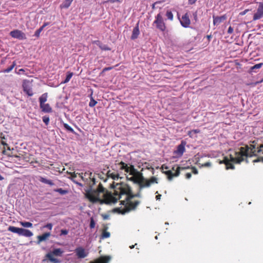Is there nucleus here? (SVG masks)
Here are the masks:
<instances>
[{
    "label": "nucleus",
    "instance_id": "nucleus-11",
    "mask_svg": "<svg viewBox=\"0 0 263 263\" xmlns=\"http://www.w3.org/2000/svg\"><path fill=\"white\" fill-rule=\"evenodd\" d=\"M185 144L186 143L182 141L181 144L177 146V149L175 151V153L179 156H181L185 151Z\"/></svg>",
    "mask_w": 263,
    "mask_h": 263
},
{
    "label": "nucleus",
    "instance_id": "nucleus-22",
    "mask_svg": "<svg viewBox=\"0 0 263 263\" xmlns=\"http://www.w3.org/2000/svg\"><path fill=\"white\" fill-rule=\"evenodd\" d=\"M73 0H65L63 3L60 5L61 8H68L71 5Z\"/></svg>",
    "mask_w": 263,
    "mask_h": 263
},
{
    "label": "nucleus",
    "instance_id": "nucleus-1",
    "mask_svg": "<svg viewBox=\"0 0 263 263\" xmlns=\"http://www.w3.org/2000/svg\"><path fill=\"white\" fill-rule=\"evenodd\" d=\"M263 151V145H260L259 147H256L255 145L251 144L250 146L241 147L238 151L234 152V154L230 155L231 160L225 158L222 163L226 165V168L228 169H234V166L231 162L240 163L243 160V157H252L256 156L257 153ZM222 163V162H221Z\"/></svg>",
    "mask_w": 263,
    "mask_h": 263
},
{
    "label": "nucleus",
    "instance_id": "nucleus-59",
    "mask_svg": "<svg viewBox=\"0 0 263 263\" xmlns=\"http://www.w3.org/2000/svg\"><path fill=\"white\" fill-rule=\"evenodd\" d=\"M108 215H106V216H105L104 217V219H107V218H108Z\"/></svg>",
    "mask_w": 263,
    "mask_h": 263
},
{
    "label": "nucleus",
    "instance_id": "nucleus-2",
    "mask_svg": "<svg viewBox=\"0 0 263 263\" xmlns=\"http://www.w3.org/2000/svg\"><path fill=\"white\" fill-rule=\"evenodd\" d=\"M104 189L100 185V187L97 190H91L86 194V197L92 202L96 203L100 202L101 198V194H103Z\"/></svg>",
    "mask_w": 263,
    "mask_h": 263
},
{
    "label": "nucleus",
    "instance_id": "nucleus-34",
    "mask_svg": "<svg viewBox=\"0 0 263 263\" xmlns=\"http://www.w3.org/2000/svg\"><path fill=\"white\" fill-rule=\"evenodd\" d=\"M54 191L55 192H58L61 195H65L67 193V190H63L62 188L55 189Z\"/></svg>",
    "mask_w": 263,
    "mask_h": 263
},
{
    "label": "nucleus",
    "instance_id": "nucleus-55",
    "mask_svg": "<svg viewBox=\"0 0 263 263\" xmlns=\"http://www.w3.org/2000/svg\"><path fill=\"white\" fill-rule=\"evenodd\" d=\"M196 0H189V2L190 4H192L195 2Z\"/></svg>",
    "mask_w": 263,
    "mask_h": 263
},
{
    "label": "nucleus",
    "instance_id": "nucleus-19",
    "mask_svg": "<svg viewBox=\"0 0 263 263\" xmlns=\"http://www.w3.org/2000/svg\"><path fill=\"white\" fill-rule=\"evenodd\" d=\"M37 178L38 180L41 182L42 183L48 184L50 186H53L54 185V183L51 180L47 179L46 178L43 177L42 176H39Z\"/></svg>",
    "mask_w": 263,
    "mask_h": 263
},
{
    "label": "nucleus",
    "instance_id": "nucleus-37",
    "mask_svg": "<svg viewBox=\"0 0 263 263\" xmlns=\"http://www.w3.org/2000/svg\"><path fill=\"white\" fill-rule=\"evenodd\" d=\"M43 121L45 123V124L47 125H48L49 123V117L48 116H45L44 117H43Z\"/></svg>",
    "mask_w": 263,
    "mask_h": 263
},
{
    "label": "nucleus",
    "instance_id": "nucleus-53",
    "mask_svg": "<svg viewBox=\"0 0 263 263\" xmlns=\"http://www.w3.org/2000/svg\"><path fill=\"white\" fill-rule=\"evenodd\" d=\"M161 195H160V194H159V195H157V196H156V200H160V198H161Z\"/></svg>",
    "mask_w": 263,
    "mask_h": 263
},
{
    "label": "nucleus",
    "instance_id": "nucleus-20",
    "mask_svg": "<svg viewBox=\"0 0 263 263\" xmlns=\"http://www.w3.org/2000/svg\"><path fill=\"white\" fill-rule=\"evenodd\" d=\"M121 168L123 170H125V171L127 173L129 172L130 175H133V172L135 171L133 166L132 167H129L127 166V165L123 162L121 163Z\"/></svg>",
    "mask_w": 263,
    "mask_h": 263
},
{
    "label": "nucleus",
    "instance_id": "nucleus-25",
    "mask_svg": "<svg viewBox=\"0 0 263 263\" xmlns=\"http://www.w3.org/2000/svg\"><path fill=\"white\" fill-rule=\"evenodd\" d=\"M127 203L129 204L130 209L132 210L135 209L136 206L139 204L140 202L139 201H136L135 202H132L129 200H127Z\"/></svg>",
    "mask_w": 263,
    "mask_h": 263
},
{
    "label": "nucleus",
    "instance_id": "nucleus-41",
    "mask_svg": "<svg viewBox=\"0 0 263 263\" xmlns=\"http://www.w3.org/2000/svg\"><path fill=\"white\" fill-rule=\"evenodd\" d=\"M68 233V231L66 229H62L61 230V233L60 234V236H62L63 235H66Z\"/></svg>",
    "mask_w": 263,
    "mask_h": 263
},
{
    "label": "nucleus",
    "instance_id": "nucleus-10",
    "mask_svg": "<svg viewBox=\"0 0 263 263\" xmlns=\"http://www.w3.org/2000/svg\"><path fill=\"white\" fill-rule=\"evenodd\" d=\"M77 256L79 258H84L88 255L85 249L82 247H78L75 249Z\"/></svg>",
    "mask_w": 263,
    "mask_h": 263
},
{
    "label": "nucleus",
    "instance_id": "nucleus-47",
    "mask_svg": "<svg viewBox=\"0 0 263 263\" xmlns=\"http://www.w3.org/2000/svg\"><path fill=\"white\" fill-rule=\"evenodd\" d=\"M192 172L193 174H198V170L195 167H193L192 168Z\"/></svg>",
    "mask_w": 263,
    "mask_h": 263
},
{
    "label": "nucleus",
    "instance_id": "nucleus-45",
    "mask_svg": "<svg viewBox=\"0 0 263 263\" xmlns=\"http://www.w3.org/2000/svg\"><path fill=\"white\" fill-rule=\"evenodd\" d=\"M233 28L231 26H230L228 28V34H232L233 32Z\"/></svg>",
    "mask_w": 263,
    "mask_h": 263
},
{
    "label": "nucleus",
    "instance_id": "nucleus-27",
    "mask_svg": "<svg viewBox=\"0 0 263 263\" xmlns=\"http://www.w3.org/2000/svg\"><path fill=\"white\" fill-rule=\"evenodd\" d=\"M142 175H140L139 176H136V177H135V176H132L130 178H128L129 180L135 182V183H138L139 185L140 186V181H141V177Z\"/></svg>",
    "mask_w": 263,
    "mask_h": 263
},
{
    "label": "nucleus",
    "instance_id": "nucleus-46",
    "mask_svg": "<svg viewBox=\"0 0 263 263\" xmlns=\"http://www.w3.org/2000/svg\"><path fill=\"white\" fill-rule=\"evenodd\" d=\"M112 68H113V67H105L104 68H103V69L102 70V72H105L106 71H108V70H111Z\"/></svg>",
    "mask_w": 263,
    "mask_h": 263
},
{
    "label": "nucleus",
    "instance_id": "nucleus-8",
    "mask_svg": "<svg viewBox=\"0 0 263 263\" xmlns=\"http://www.w3.org/2000/svg\"><path fill=\"white\" fill-rule=\"evenodd\" d=\"M180 22L181 26L184 28H188L190 27L191 21L187 13L182 15L181 18L180 20Z\"/></svg>",
    "mask_w": 263,
    "mask_h": 263
},
{
    "label": "nucleus",
    "instance_id": "nucleus-26",
    "mask_svg": "<svg viewBox=\"0 0 263 263\" xmlns=\"http://www.w3.org/2000/svg\"><path fill=\"white\" fill-rule=\"evenodd\" d=\"M21 228L15 227L14 226H9L8 227V230L10 232H11L14 233H16L18 235L19 234Z\"/></svg>",
    "mask_w": 263,
    "mask_h": 263
},
{
    "label": "nucleus",
    "instance_id": "nucleus-32",
    "mask_svg": "<svg viewBox=\"0 0 263 263\" xmlns=\"http://www.w3.org/2000/svg\"><path fill=\"white\" fill-rule=\"evenodd\" d=\"M77 178V175L73 174L71 175V180L76 183V184L79 185L80 186H83V184L81 183H80L77 181V179H76Z\"/></svg>",
    "mask_w": 263,
    "mask_h": 263
},
{
    "label": "nucleus",
    "instance_id": "nucleus-28",
    "mask_svg": "<svg viewBox=\"0 0 263 263\" xmlns=\"http://www.w3.org/2000/svg\"><path fill=\"white\" fill-rule=\"evenodd\" d=\"M20 224L25 228H31L32 227V223L28 221H21Z\"/></svg>",
    "mask_w": 263,
    "mask_h": 263
},
{
    "label": "nucleus",
    "instance_id": "nucleus-44",
    "mask_svg": "<svg viewBox=\"0 0 263 263\" xmlns=\"http://www.w3.org/2000/svg\"><path fill=\"white\" fill-rule=\"evenodd\" d=\"M135 196H139V195H135ZM133 197H134V196L126 195V200H129Z\"/></svg>",
    "mask_w": 263,
    "mask_h": 263
},
{
    "label": "nucleus",
    "instance_id": "nucleus-52",
    "mask_svg": "<svg viewBox=\"0 0 263 263\" xmlns=\"http://www.w3.org/2000/svg\"><path fill=\"white\" fill-rule=\"evenodd\" d=\"M24 71H25L24 69L22 68V69H20L18 70V72H17V74H21V72H24Z\"/></svg>",
    "mask_w": 263,
    "mask_h": 263
},
{
    "label": "nucleus",
    "instance_id": "nucleus-21",
    "mask_svg": "<svg viewBox=\"0 0 263 263\" xmlns=\"http://www.w3.org/2000/svg\"><path fill=\"white\" fill-rule=\"evenodd\" d=\"M180 169L181 168L180 167H177L175 173H173L171 171H169L166 172V174L168 175V179L170 180L172 179L173 177L174 176H178L180 174Z\"/></svg>",
    "mask_w": 263,
    "mask_h": 263
},
{
    "label": "nucleus",
    "instance_id": "nucleus-57",
    "mask_svg": "<svg viewBox=\"0 0 263 263\" xmlns=\"http://www.w3.org/2000/svg\"><path fill=\"white\" fill-rule=\"evenodd\" d=\"M4 179V177L0 174V180H3Z\"/></svg>",
    "mask_w": 263,
    "mask_h": 263
},
{
    "label": "nucleus",
    "instance_id": "nucleus-9",
    "mask_svg": "<svg viewBox=\"0 0 263 263\" xmlns=\"http://www.w3.org/2000/svg\"><path fill=\"white\" fill-rule=\"evenodd\" d=\"M227 18V16L226 14H224L221 16H215V15H213V24L215 26H218L222 22L226 21Z\"/></svg>",
    "mask_w": 263,
    "mask_h": 263
},
{
    "label": "nucleus",
    "instance_id": "nucleus-62",
    "mask_svg": "<svg viewBox=\"0 0 263 263\" xmlns=\"http://www.w3.org/2000/svg\"><path fill=\"white\" fill-rule=\"evenodd\" d=\"M92 181H93V183H95V179H92Z\"/></svg>",
    "mask_w": 263,
    "mask_h": 263
},
{
    "label": "nucleus",
    "instance_id": "nucleus-23",
    "mask_svg": "<svg viewBox=\"0 0 263 263\" xmlns=\"http://www.w3.org/2000/svg\"><path fill=\"white\" fill-rule=\"evenodd\" d=\"M48 25V23H45L44 24V25L41 27L39 29H37L35 33H34V36H36V37H39L40 35V33L42 31V30H43V29Z\"/></svg>",
    "mask_w": 263,
    "mask_h": 263
},
{
    "label": "nucleus",
    "instance_id": "nucleus-5",
    "mask_svg": "<svg viewBox=\"0 0 263 263\" xmlns=\"http://www.w3.org/2000/svg\"><path fill=\"white\" fill-rule=\"evenodd\" d=\"M157 178L152 177L149 180L145 179L143 176H141L140 182V187H149L153 183H157Z\"/></svg>",
    "mask_w": 263,
    "mask_h": 263
},
{
    "label": "nucleus",
    "instance_id": "nucleus-13",
    "mask_svg": "<svg viewBox=\"0 0 263 263\" xmlns=\"http://www.w3.org/2000/svg\"><path fill=\"white\" fill-rule=\"evenodd\" d=\"M33 233L27 229H25L23 228H21L20 233L18 235L20 236H23L26 237H30L33 236Z\"/></svg>",
    "mask_w": 263,
    "mask_h": 263
},
{
    "label": "nucleus",
    "instance_id": "nucleus-61",
    "mask_svg": "<svg viewBox=\"0 0 263 263\" xmlns=\"http://www.w3.org/2000/svg\"><path fill=\"white\" fill-rule=\"evenodd\" d=\"M122 204H124V203L125 202V201H122Z\"/></svg>",
    "mask_w": 263,
    "mask_h": 263
},
{
    "label": "nucleus",
    "instance_id": "nucleus-18",
    "mask_svg": "<svg viewBox=\"0 0 263 263\" xmlns=\"http://www.w3.org/2000/svg\"><path fill=\"white\" fill-rule=\"evenodd\" d=\"M94 43H95L98 46H99V48L102 50L109 51L111 50V49L107 45L103 44L99 41H95L94 42Z\"/></svg>",
    "mask_w": 263,
    "mask_h": 263
},
{
    "label": "nucleus",
    "instance_id": "nucleus-60",
    "mask_svg": "<svg viewBox=\"0 0 263 263\" xmlns=\"http://www.w3.org/2000/svg\"><path fill=\"white\" fill-rule=\"evenodd\" d=\"M79 175L80 177L82 179H83V177L81 175L79 174Z\"/></svg>",
    "mask_w": 263,
    "mask_h": 263
},
{
    "label": "nucleus",
    "instance_id": "nucleus-33",
    "mask_svg": "<svg viewBox=\"0 0 263 263\" xmlns=\"http://www.w3.org/2000/svg\"><path fill=\"white\" fill-rule=\"evenodd\" d=\"M63 125H64V127H65V128L67 131H68V132H70L71 133H75L74 130H73V129L70 126H69L68 124L64 123Z\"/></svg>",
    "mask_w": 263,
    "mask_h": 263
},
{
    "label": "nucleus",
    "instance_id": "nucleus-38",
    "mask_svg": "<svg viewBox=\"0 0 263 263\" xmlns=\"http://www.w3.org/2000/svg\"><path fill=\"white\" fill-rule=\"evenodd\" d=\"M96 222L93 217L90 218L89 227L90 229H93L95 227Z\"/></svg>",
    "mask_w": 263,
    "mask_h": 263
},
{
    "label": "nucleus",
    "instance_id": "nucleus-42",
    "mask_svg": "<svg viewBox=\"0 0 263 263\" xmlns=\"http://www.w3.org/2000/svg\"><path fill=\"white\" fill-rule=\"evenodd\" d=\"M259 162H263V157H259L256 159H255L253 161L254 163H257Z\"/></svg>",
    "mask_w": 263,
    "mask_h": 263
},
{
    "label": "nucleus",
    "instance_id": "nucleus-12",
    "mask_svg": "<svg viewBox=\"0 0 263 263\" xmlns=\"http://www.w3.org/2000/svg\"><path fill=\"white\" fill-rule=\"evenodd\" d=\"M51 236L50 232H46L42 234V235H39L37 236V244H40L41 242L45 241L49 237Z\"/></svg>",
    "mask_w": 263,
    "mask_h": 263
},
{
    "label": "nucleus",
    "instance_id": "nucleus-63",
    "mask_svg": "<svg viewBox=\"0 0 263 263\" xmlns=\"http://www.w3.org/2000/svg\"><path fill=\"white\" fill-rule=\"evenodd\" d=\"M194 132L195 133H197V132H198L197 130H194Z\"/></svg>",
    "mask_w": 263,
    "mask_h": 263
},
{
    "label": "nucleus",
    "instance_id": "nucleus-31",
    "mask_svg": "<svg viewBox=\"0 0 263 263\" xmlns=\"http://www.w3.org/2000/svg\"><path fill=\"white\" fill-rule=\"evenodd\" d=\"M262 65H263V63H262L255 64V65H254L253 66H252L250 68V70L251 71L255 72V69H258L260 68Z\"/></svg>",
    "mask_w": 263,
    "mask_h": 263
},
{
    "label": "nucleus",
    "instance_id": "nucleus-24",
    "mask_svg": "<svg viewBox=\"0 0 263 263\" xmlns=\"http://www.w3.org/2000/svg\"><path fill=\"white\" fill-rule=\"evenodd\" d=\"M47 97L48 94L47 92L42 94L41 96L39 98L40 105L45 103V102L47 101Z\"/></svg>",
    "mask_w": 263,
    "mask_h": 263
},
{
    "label": "nucleus",
    "instance_id": "nucleus-6",
    "mask_svg": "<svg viewBox=\"0 0 263 263\" xmlns=\"http://www.w3.org/2000/svg\"><path fill=\"white\" fill-rule=\"evenodd\" d=\"M10 35L13 38L17 39L20 40L26 39V34L20 30L15 29L11 31L10 32Z\"/></svg>",
    "mask_w": 263,
    "mask_h": 263
},
{
    "label": "nucleus",
    "instance_id": "nucleus-50",
    "mask_svg": "<svg viewBox=\"0 0 263 263\" xmlns=\"http://www.w3.org/2000/svg\"><path fill=\"white\" fill-rule=\"evenodd\" d=\"M192 176V174L190 173H187L185 174V177L186 179H190Z\"/></svg>",
    "mask_w": 263,
    "mask_h": 263
},
{
    "label": "nucleus",
    "instance_id": "nucleus-17",
    "mask_svg": "<svg viewBox=\"0 0 263 263\" xmlns=\"http://www.w3.org/2000/svg\"><path fill=\"white\" fill-rule=\"evenodd\" d=\"M23 88L24 91L28 96H32L33 95V93L32 90V88L28 86L26 84H23Z\"/></svg>",
    "mask_w": 263,
    "mask_h": 263
},
{
    "label": "nucleus",
    "instance_id": "nucleus-36",
    "mask_svg": "<svg viewBox=\"0 0 263 263\" xmlns=\"http://www.w3.org/2000/svg\"><path fill=\"white\" fill-rule=\"evenodd\" d=\"M110 237V233L107 231H103L101 235V238H106Z\"/></svg>",
    "mask_w": 263,
    "mask_h": 263
},
{
    "label": "nucleus",
    "instance_id": "nucleus-58",
    "mask_svg": "<svg viewBox=\"0 0 263 263\" xmlns=\"http://www.w3.org/2000/svg\"><path fill=\"white\" fill-rule=\"evenodd\" d=\"M136 245H137V243H136L135 245H133L132 246H130L129 247H130V249H133V248H134L135 246H136Z\"/></svg>",
    "mask_w": 263,
    "mask_h": 263
},
{
    "label": "nucleus",
    "instance_id": "nucleus-16",
    "mask_svg": "<svg viewBox=\"0 0 263 263\" xmlns=\"http://www.w3.org/2000/svg\"><path fill=\"white\" fill-rule=\"evenodd\" d=\"M40 106L42 111L44 112L49 113L52 111V108L48 103H43V104H40Z\"/></svg>",
    "mask_w": 263,
    "mask_h": 263
},
{
    "label": "nucleus",
    "instance_id": "nucleus-49",
    "mask_svg": "<svg viewBox=\"0 0 263 263\" xmlns=\"http://www.w3.org/2000/svg\"><path fill=\"white\" fill-rule=\"evenodd\" d=\"M118 177H119L118 175H117V174H112L111 175V178L114 180L118 179Z\"/></svg>",
    "mask_w": 263,
    "mask_h": 263
},
{
    "label": "nucleus",
    "instance_id": "nucleus-15",
    "mask_svg": "<svg viewBox=\"0 0 263 263\" xmlns=\"http://www.w3.org/2000/svg\"><path fill=\"white\" fill-rule=\"evenodd\" d=\"M111 257L109 256H103L91 263H108Z\"/></svg>",
    "mask_w": 263,
    "mask_h": 263
},
{
    "label": "nucleus",
    "instance_id": "nucleus-40",
    "mask_svg": "<svg viewBox=\"0 0 263 263\" xmlns=\"http://www.w3.org/2000/svg\"><path fill=\"white\" fill-rule=\"evenodd\" d=\"M53 227V224L51 223H48L43 226V228H47L49 230H51Z\"/></svg>",
    "mask_w": 263,
    "mask_h": 263
},
{
    "label": "nucleus",
    "instance_id": "nucleus-64",
    "mask_svg": "<svg viewBox=\"0 0 263 263\" xmlns=\"http://www.w3.org/2000/svg\"><path fill=\"white\" fill-rule=\"evenodd\" d=\"M2 144H3V145H7V144L4 143V142L2 143Z\"/></svg>",
    "mask_w": 263,
    "mask_h": 263
},
{
    "label": "nucleus",
    "instance_id": "nucleus-43",
    "mask_svg": "<svg viewBox=\"0 0 263 263\" xmlns=\"http://www.w3.org/2000/svg\"><path fill=\"white\" fill-rule=\"evenodd\" d=\"M162 2H163V1H157V2H156L155 3H154L152 5V9H156V6L158 5V4H161Z\"/></svg>",
    "mask_w": 263,
    "mask_h": 263
},
{
    "label": "nucleus",
    "instance_id": "nucleus-3",
    "mask_svg": "<svg viewBox=\"0 0 263 263\" xmlns=\"http://www.w3.org/2000/svg\"><path fill=\"white\" fill-rule=\"evenodd\" d=\"M153 24H155L156 28L161 31L163 32L166 30L165 24L161 12L159 13L155 16V20L153 22Z\"/></svg>",
    "mask_w": 263,
    "mask_h": 263
},
{
    "label": "nucleus",
    "instance_id": "nucleus-56",
    "mask_svg": "<svg viewBox=\"0 0 263 263\" xmlns=\"http://www.w3.org/2000/svg\"><path fill=\"white\" fill-rule=\"evenodd\" d=\"M111 3H115L119 2V0H109Z\"/></svg>",
    "mask_w": 263,
    "mask_h": 263
},
{
    "label": "nucleus",
    "instance_id": "nucleus-48",
    "mask_svg": "<svg viewBox=\"0 0 263 263\" xmlns=\"http://www.w3.org/2000/svg\"><path fill=\"white\" fill-rule=\"evenodd\" d=\"M249 11V9H245V10H243V11L241 12L240 13V15H245L248 11Z\"/></svg>",
    "mask_w": 263,
    "mask_h": 263
},
{
    "label": "nucleus",
    "instance_id": "nucleus-29",
    "mask_svg": "<svg viewBox=\"0 0 263 263\" xmlns=\"http://www.w3.org/2000/svg\"><path fill=\"white\" fill-rule=\"evenodd\" d=\"M15 62H13L12 64L10 67L3 70L2 72L4 73H9L13 69V68L15 67Z\"/></svg>",
    "mask_w": 263,
    "mask_h": 263
},
{
    "label": "nucleus",
    "instance_id": "nucleus-4",
    "mask_svg": "<svg viewBox=\"0 0 263 263\" xmlns=\"http://www.w3.org/2000/svg\"><path fill=\"white\" fill-rule=\"evenodd\" d=\"M63 251L60 248L55 249L52 251V253H49L47 254L46 257L51 262L53 263H58L59 260L58 259L54 258L53 255L57 256H61L63 254Z\"/></svg>",
    "mask_w": 263,
    "mask_h": 263
},
{
    "label": "nucleus",
    "instance_id": "nucleus-30",
    "mask_svg": "<svg viewBox=\"0 0 263 263\" xmlns=\"http://www.w3.org/2000/svg\"><path fill=\"white\" fill-rule=\"evenodd\" d=\"M73 76V73L71 72H68L67 73V75H66V78L64 80V81L63 82V83H68L70 79L72 78Z\"/></svg>",
    "mask_w": 263,
    "mask_h": 263
},
{
    "label": "nucleus",
    "instance_id": "nucleus-54",
    "mask_svg": "<svg viewBox=\"0 0 263 263\" xmlns=\"http://www.w3.org/2000/svg\"><path fill=\"white\" fill-rule=\"evenodd\" d=\"M193 16H194V19L196 20H197V12H195V13L193 14Z\"/></svg>",
    "mask_w": 263,
    "mask_h": 263
},
{
    "label": "nucleus",
    "instance_id": "nucleus-35",
    "mask_svg": "<svg viewBox=\"0 0 263 263\" xmlns=\"http://www.w3.org/2000/svg\"><path fill=\"white\" fill-rule=\"evenodd\" d=\"M166 16L167 19L172 21L174 18V15L171 11L167 10L166 13Z\"/></svg>",
    "mask_w": 263,
    "mask_h": 263
},
{
    "label": "nucleus",
    "instance_id": "nucleus-14",
    "mask_svg": "<svg viewBox=\"0 0 263 263\" xmlns=\"http://www.w3.org/2000/svg\"><path fill=\"white\" fill-rule=\"evenodd\" d=\"M140 34V31L139 28V23H137L136 26L133 29L132 34L131 36V39L132 40H135L138 38L139 35Z\"/></svg>",
    "mask_w": 263,
    "mask_h": 263
},
{
    "label": "nucleus",
    "instance_id": "nucleus-39",
    "mask_svg": "<svg viewBox=\"0 0 263 263\" xmlns=\"http://www.w3.org/2000/svg\"><path fill=\"white\" fill-rule=\"evenodd\" d=\"M97 101H95L92 97L90 99V101L89 103V106L90 107H92L93 106H95L96 105V104H97Z\"/></svg>",
    "mask_w": 263,
    "mask_h": 263
},
{
    "label": "nucleus",
    "instance_id": "nucleus-7",
    "mask_svg": "<svg viewBox=\"0 0 263 263\" xmlns=\"http://www.w3.org/2000/svg\"><path fill=\"white\" fill-rule=\"evenodd\" d=\"M263 17V3L260 2L258 3V7L257 11L254 13L253 20L256 21L260 19Z\"/></svg>",
    "mask_w": 263,
    "mask_h": 263
},
{
    "label": "nucleus",
    "instance_id": "nucleus-51",
    "mask_svg": "<svg viewBox=\"0 0 263 263\" xmlns=\"http://www.w3.org/2000/svg\"><path fill=\"white\" fill-rule=\"evenodd\" d=\"M211 165V164L209 162H206L204 164L202 165V166H206V167L210 166Z\"/></svg>",
    "mask_w": 263,
    "mask_h": 263
}]
</instances>
